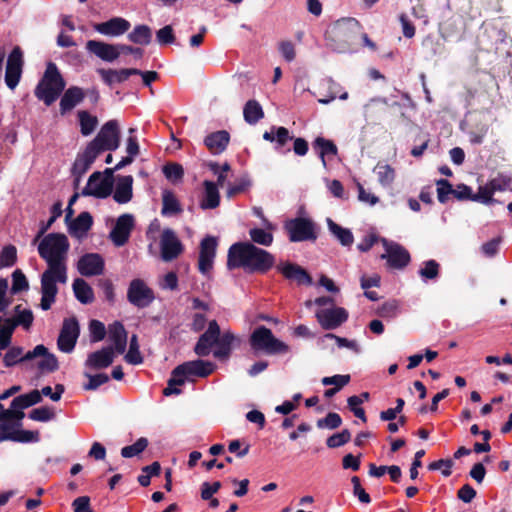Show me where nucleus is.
Returning <instances> with one entry per match:
<instances>
[{
  "instance_id": "61",
  "label": "nucleus",
  "mask_w": 512,
  "mask_h": 512,
  "mask_svg": "<svg viewBox=\"0 0 512 512\" xmlns=\"http://www.w3.org/2000/svg\"><path fill=\"white\" fill-rule=\"evenodd\" d=\"M156 39L160 45L172 44L175 41L173 28L170 25H166L156 32Z\"/></svg>"
},
{
  "instance_id": "29",
  "label": "nucleus",
  "mask_w": 512,
  "mask_h": 512,
  "mask_svg": "<svg viewBox=\"0 0 512 512\" xmlns=\"http://www.w3.org/2000/svg\"><path fill=\"white\" fill-rule=\"evenodd\" d=\"M203 193L199 206L203 210L215 209L220 204V194L217 185L209 180L203 182Z\"/></svg>"
},
{
  "instance_id": "5",
  "label": "nucleus",
  "mask_w": 512,
  "mask_h": 512,
  "mask_svg": "<svg viewBox=\"0 0 512 512\" xmlns=\"http://www.w3.org/2000/svg\"><path fill=\"white\" fill-rule=\"evenodd\" d=\"M250 345L255 352H264L268 355L287 353L288 345L277 339L272 331L265 326L256 328L250 336Z\"/></svg>"
},
{
  "instance_id": "24",
  "label": "nucleus",
  "mask_w": 512,
  "mask_h": 512,
  "mask_svg": "<svg viewBox=\"0 0 512 512\" xmlns=\"http://www.w3.org/2000/svg\"><path fill=\"white\" fill-rule=\"evenodd\" d=\"M98 155L99 154L95 148H92L89 145L86 146L82 153L77 155L72 167V174L75 177L77 184L80 182L81 177L89 170Z\"/></svg>"
},
{
  "instance_id": "26",
  "label": "nucleus",
  "mask_w": 512,
  "mask_h": 512,
  "mask_svg": "<svg viewBox=\"0 0 512 512\" xmlns=\"http://www.w3.org/2000/svg\"><path fill=\"white\" fill-rule=\"evenodd\" d=\"M108 340L111 342L114 353L123 354L127 346V332L121 322H114L108 326Z\"/></svg>"
},
{
  "instance_id": "11",
  "label": "nucleus",
  "mask_w": 512,
  "mask_h": 512,
  "mask_svg": "<svg viewBox=\"0 0 512 512\" xmlns=\"http://www.w3.org/2000/svg\"><path fill=\"white\" fill-rule=\"evenodd\" d=\"M315 316L320 326L325 330H334L348 319V312L342 307L321 308Z\"/></svg>"
},
{
  "instance_id": "45",
  "label": "nucleus",
  "mask_w": 512,
  "mask_h": 512,
  "mask_svg": "<svg viewBox=\"0 0 512 512\" xmlns=\"http://www.w3.org/2000/svg\"><path fill=\"white\" fill-rule=\"evenodd\" d=\"M78 118L80 123V131L83 136H88L92 134L95 130L98 119L96 116L91 115L89 112L85 110H81L78 112Z\"/></svg>"
},
{
  "instance_id": "57",
  "label": "nucleus",
  "mask_w": 512,
  "mask_h": 512,
  "mask_svg": "<svg viewBox=\"0 0 512 512\" xmlns=\"http://www.w3.org/2000/svg\"><path fill=\"white\" fill-rule=\"evenodd\" d=\"M91 342H99L104 339L106 335L105 325L98 321L92 320L89 324Z\"/></svg>"
},
{
  "instance_id": "14",
  "label": "nucleus",
  "mask_w": 512,
  "mask_h": 512,
  "mask_svg": "<svg viewBox=\"0 0 512 512\" xmlns=\"http://www.w3.org/2000/svg\"><path fill=\"white\" fill-rule=\"evenodd\" d=\"M134 224V217L131 214H122L117 218L109 235L115 246L121 247L128 242Z\"/></svg>"
},
{
  "instance_id": "25",
  "label": "nucleus",
  "mask_w": 512,
  "mask_h": 512,
  "mask_svg": "<svg viewBox=\"0 0 512 512\" xmlns=\"http://www.w3.org/2000/svg\"><path fill=\"white\" fill-rule=\"evenodd\" d=\"M115 358L112 347H104L88 355L85 366L91 370H99L109 367Z\"/></svg>"
},
{
  "instance_id": "43",
  "label": "nucleus",
  "mask_w": 512,
  "mask_h": 512,
  "mask_svg": "<svg viewBox=\"0 0 512 512\" xmlns=\"http://www.w3.org/2000/svg\"><path fill=\"white\" fill-rule=\"evenodd\" d=\"M0 423V443L10 440L15 442L18 428L22 426V420L10 419Z\"/></svg>"
},
{
  "instance_id": "27",
  "label": "nucleus",
  "mask_w": 512,
  "mask_h": 512,
  "mask_svg": "<svg viewBox=\"0 0 512 512\" xmlns=\"http://www.w3.org/2000/svg\"><path fill=\"white\" fill-rule=\"evenodd\" d=\"M85 92L78 86L69 87L63 94L60 100V113L65 115L67 112L73 110L85 98Z\"/></svg>"
},
{
  "instance_id": "23",
  "label": "nucleus",
  "mask_w": 512,
  "mask_h": 512,
  "mask_svg": "<svg viewBox=\"0 0 512 512\" xmlns=\"http://www.w3.org/2000/svg\"><path fill=\"white\" fill-rule=\"evenodd\" d=\"M86 49L106 62H113L120 56L119 44H109L97 40H89L86 43Z\"/></svg>"
},
{
  "instance_id": "53",
  "label": "nucleus",
  "mask_w": 512,
  "mask_h": 512,
  "mask_svg": "<svg viewBox=\"0 0 512 512\" xmlns=\"http://www.w3.org/2000/svg\"><path fill=\"white\" fill-rule=\"evenodd\" d=\"M84 376L88 379V383L84 385L85 390H96L109 381V376L105 373L92 375L88 372H84Z\"/></svg>"
},
{
  "instance_id": "42",
  "label": "nucleus",
  "mask_w": 512,
  "mask_h": 512,
  "mask_svg": "<svg viewBox=\"0 0 512 512\" xmlns=\"http://www.w3.org/2000/svg\"><path fill=\"white\" fill-rule=\"evenodd\" d=\"M128 39L135 44L148 45L152 40V30L145 24L136 25L128 34Z\"/></svg>"
},
{
  "instance_id": "34",
  "label": "nucleus",
  "mask_w": 512,
  "mask_h": 512,
  "mask_svg": "<svg viewBox=\"0 0 512 512\" xmlns=\"http://www.w3.org/2000/svg\"><path fill=\"white\" fill-rule=\"evenodd\" d=\"M279 271L290 280H295L298 284L312 283L310 275L300 266L292 263H283L278 266Z\"/></svg>"
},
{
  "instance_id": "44",
  "label": "nucleus",
  "mask_w": 512,
  "mask_h": 512,
  "mask_svg": "<svg viewBox=\"0 0 512 512\" xmlns=\"http://www.w3.org/2000/svg\"><path fill=\"white\" fill-rule=\"evenodd\" d=\"M243 115L247 123L256 124L264 117V112L256 100H249L244 106Z\"/></svg>"
},
{
  "instance_id": "38",
  "label": "nucleus",
  "mask_w": 512,
  "mask_h": 512,
  "mask_svg": "<svg viewBox=\"0 0 512 512\" xmlns=\"http://www.w3.org/2000/svg\"><path fill=\"white\" fill-rule=\"evenodd\" d=\"M76 299L82 304H89L94 300L92 287L82 278H77L72 284Z\"/></svg>"
},
{
  "instance_id": "37",
  "label": "nucleus",
  "mask_w": 512,
  "mask_h": 512,
  "mask_svg": "<svg viewBox=\"0 0 512 512\" xmlns=\"http://www.w3.org/2000/svg\"><path fill=\"white\" fill-rule=\"evenodd\" d=\"M373 172L377 176L378 183L383 188L392 187V184L396 178V171L391 165L385 162H378L374 167Z\"/></svg>"
},
{
  "instance_id": "52",
  "label": "nucleus",
  "mask_w": 512,
  "mask_h": 512,
  "mask_svg": "<svg viewBox=\"0 0 512 512\" xmlns=\"http://www.w3.org/2000/svg\"><path fill=\"white\" fill-rule=\"evenodd\" d=\"M17 259V250L14 246L8 245L4 247L0 253V267H11Z\"/></svg>"
},
{
  "instance_id": "54",
  "label": "nucleus",
  "mask_w": 512,
  "mask_h": 512,
  "mask_svg": "<svg viewBox=\"0 0 512 512\" xmlns=\"http://www.w3.org/2000/svg\"><path fill=\"white\" fill-rule=\"evenodd\" d=\"M439 274V264L435 260L424 262L423 267L419 270V275L424 280H432L437 278Z\"/></svg>"
},
{
  "instance_id": "48",
  "label": "nucleus",
  "mask_w": 512,
  "mask_h": 512,
  "mask_svg": "<svg viewBox=\"0 0 512 512\" xmlns=\"http://www.w3.org/2000/svg\"><path fill=\"white\" fill-rule=\"evenodd\" d=\"M36 358H41L37 366L43 372H53L58 369V361L56 357L48 352V349L45 347V352L37 355Z\"/></svg>"
},
{
  "instance_id": "56",
  "label": "nucleus",
  "mask_w": 512,
  "mask_h": 512,
  "mask_svg": "<svg viewBox=\"0 0 512 512\" xmlns=\"http://www.w3.org/2000/svg\"><path fill=\"white\" fill-rule=\"evenodd\" d=\"M325 338L334 339L335 342L337 343L338 347H340V348L350 349L357 354L361 352L360 345L358 344V342L356 340H350L347 338L339 337L332 333L326 334Z\"/></svg>"
},
{
  "instance_id": "40",
  "label": "nucleus",
  "mask_w": 512,
  "mask_h": 512,
  "mask_svg": "<svg viewBox=\"0 0 512 512\" xmlns=\"http://www.w3.org/2000/svg\"><path fill=\"white\" fill-rule=\"evenodd\" d=\"M313 148L317 151L322 165L326 168L327 162L325 157L328 155H336L337 154V147L336 145L328 139H325L323 137H317L313 142Z\"/></svg>"
},
{
  "instance_id": "33",
  "label": "nucleus",
  "mask_w": 512,
  "mask_h": 512,
  "mask_svg": "<svg viewBox=\"0 0 512 512\" xmlns=\"http://www.w3.org/2000/svg\"><path fill=\"white\" fill-rule=\"evenodd\" d=\"M275 226L266 218H263V228H252L249 231L251 240L262 246H270L273 243L272 231Z\"/></svg>"
},
{
  "instance_id": "18",
  "label": "nucleus",
  "mask_w": 512,
  "mask_h": 512,
  "mask_svg": "<svg viewBox=\"0 0 512 512\" xmlns=\"http://www.w3.org/2000/svg\"><path fill=\"white\" fill-rule=\"evenodd\" d=\"M104 267V259L98 253H87L77 263L78 272L86 277L101 275Z\"/></svg>"
},
{
  "instance_id": "19",
  "label": "nucleus",
  "mask_w": 512,
  "mask_h": 512,
  "mask_svg": "<svg viewBox=\"0 0 512 512\" xmlns=\"http://www.w3.org/2000/svg\"><path fill=\"white\" fill-rule=\"evenodd\" d=\"M220 334V327L215 320L208 324L207 330L200 336L195 345L194 351L200 357L208 356L212 352L215 341Z\"/></svg>"
},
{
  "instance_id": "58",
  "label": "nucleus",
  "mask_w": 512,
  "mask_h": 512,
  "mask_svg": "<svg viewBox=\"0 0 512 512\" xmlns=\"http://www.w3.org/2000/svg\"><path fill=\"white\" fill-rule=\"evenodd\" d=\"M437 185V197L439 202L445 203L449 199L450 195H453L452 185L445 179H439L436 181Z\"/></svg>"
},
{
  "instance_id": "22",
  "label": "nucleus",
  "mask_w": 512,
  "mask_h": 512,
  "mask_svg": "<svg viewBox=\"0 0 512 512\" xmlns=\"http://www.w3.org/2000/svg\"><path fill=\"white\" fill-rule=\"evenodd\" d=\"M34 315L30 309L22 308L21 305H17L14 308V314L10 318L2 320V325L5 328H10L13 334L16 327L21 326L24 330L28 331L33 323Z\"/></svg>"
},
{
  "instance_id": "9",
  "label": "nucleus",
  "mask_w": 512,
  "mask_h": 512,
  "mask_svg": "<svg viewBox=\"0 0 512 512\" xmlns=\"http://www.w3.org/2000/svg\"><path fill=\"white\" fill-rule=\"evenodd\" d=\"M127 299L137 308H146L154 301L155 295L144 280L136 278L128 286Z\"/></svg>"
},
{
  "instance_id": "39",
  "label": "nucleus",
  "mask_w": 512,
  "mask_h": 512,
  "mask_svg": "<svg viewBox=\"0 0 512 512\" xmlns=\"http://www.w3.org/2000/svg\"><path fill=\"white\" fill-rule=\"evenodd\" d=\"M327 226L331 234L343 245L349 247L353 244L354 237L350 229L341 227L332 219H327Z\"/></svg>"
},
{
  "instance_id": "55",
  "label": "nucleus",
  "mask_w": 512,
  "mask_h": 512,
  "mask_svg": "<svg viewBox=\"0 0 512 512\" xmlns=\"http://www.w3.org/2000/svg\"><path fill=\"white\" fill-rule=\"evenodd\" d=\"M29 288L28 280L23 272L19 269L15 270L12 273V292L19 293L21 291H26Z\"/></svg>"
},
{
  "instance_id": "28",
  "label": "nucleus",
  "mask_w": 512,
  "mask_h": 512,
  "mask_svg": "<svg viewBox=\"0 0 512 512\" xmlns=\"http://www.w3.org/2000/svg\"><path fill=\"white\" fill-rule=\"evenodd\" d=\"M133 197V177L131 175L119 176L116 181L113 199L118 204H126Z\"/></svg>"
},
{
  "instance_id": "4",
  "label": "nucleus",
  "mask_w": 512,
  "mask_h": 512,
  "mask_svg": "<svg viewBox=\"0 0 512 512\" xmlns=\"http://www.w3.org/2000/svg\"><path fill=\"white\" fill-rule=\"evenodd\" d=\"M65 88V81L62 78L57 66L50 62L47 65L44 76L35 89L36 97L50 106Z\"/></svg>"
},
{
  "instance_id": "59",
  "label": "nucleus",
  "mask_w": 512,
  "mask_h": 512,
  "mask_svg": "<svg viewBox=\"0 0 512 512\" xmlns=\"http://www.w3.org/2000/svg\"><path fill=\"white\" fill-rule=\"evenodd\" d=\"M54 416L53 410L48 407L35 408L29 413L30 419L40 422H48L52 420Z\"/></svg>"
},
{
  "instance_id": "31",
  "label": "nucleus",
  "mask_w": 512,
  "mask_h": 512,
  "mask_svg": "<svg viewBox=\"0 0 512 512\" xmlns=\"http://www.w3.org/2000/svg\"><path fill=\"white\" fill-rule=\"evenodd\" d=\"M97 73L101 76L105 84L111 86L114 83H121L126 81L131 75L140 73L136 68H127L121 70L113 69H97Z\"/></svg>"
},
{
  "instance_id": "35",
  "label": "nucleus",
  "mask_w": 512,
  "mask_h": 512,
  "mask_svg": "<svg viewBox=\"0 0 512 512\" xmlns=\"http://www.w3.org/2000/svg\"><path fill=\"white\" fill-rule=\"evenodd\" d=\"M93 223L92 216L88 212L80 213L68 226V231L71 235L82 238Z\"/></svg>"
},
{
  "instance_id": "12",
  "label": "nucleus",
  "mask_w": 512,
  "mask_h": 512,
  "mask_svg": "<svg viewBox=\"0 0 512 512\" xmlns=\"http://www.w3.org/2000/svg\"><path fill=\"white\" fill-rule=\"evenodd\" d=\"M79 333L80 329L77 320L75 318L65 319L57 340L59 350L64 353L72 352L75 348Z\"/></svg>"
},
{
  "instance_id": "20",
  "label": "nucleus",
  "mask_w": 512,
  "mask_h": 512,
  "mask_svg": "<svg viewBox=\"0 0 512 512\" xmlns=\"http://www.w3.org/2000/svg\"><path fill=\"white\" fill-rule=\"evenodd\" d=\"M130 27V22L122 17H113L108 21L97 23L93 26L96 32L108 37L121 36L125 34Z\"/></svg>"
},
{
  "instance_id": "32",
  "label": "nucleus",
  "mask_w": 512,
  "mask_h": 512,
  "mask_svg": "<svg viewBox=\"0 0 512 512\" xmlns=\"http://www.w3.org/2000/svg\"><path fill=\"white\" fill-rule=\"evenodd\" d=\"M229 140V133L225 130H220L207 135L204 139V144L212 154H220L226 149Z\"/></svg>"
},
{
  "instance_id": "30",
  "label": "nucleus",
  "mask_w": 512,
  "mask_h": 512,
  "mask_svg": "<svg viewBox=\"0 0 512 512\" xmlns=\"http://www.w3.org/2000/svg\"><path fill=\"white\" fill-rule=\"evenodd\" d=\"M42 400L41 393L38 390H32L27 394H22L12 400V406L16 410V419L22 420L25 416L23 410L40 403Z\"/></svg>"
},
{
  "instance_id": "13",
  "label": "nucleus",
  "mask_w": 512,
  "mask_h": 512,
  "mask_svg": "<svg viewBox=\"0 0 512 512\" xmlns=\"http://www.w3.org/2000/svg\"><path fill=\"white\" fill-rule=\"evenodd\" d=\"M23 54L19 47H15L9 54L5 72V83L7 87L14 90L22 75Z\"/></svg>"
},
{
  "instance_id": "17",
  "label": "nucleus",
  "mask_w": 512,
  "mask_h": 512,
  "mask_svg": "<svg viewBox=\"0 0 512 512\" xmlns=\"http://www.w3.org/2000/svg\"><path fill=\"white\" fill-rule=\"evenodd\" d=\"M45 352V346L37 345L33 350L25 352L22 347L13 346L5 353L3 362L6 367H12L22 362H28Z\"/></svg>"
},
{
  "instance_id": "2",
  "label": "nucleus",
  "mask_w": 512,
  "mask_h": 512,
  "mask_svg": "<svg viewBox=\"0 0 512 512\" xmlns=\"http://www.w3.org/2000/svg\"><path fill=\"white\" fill-rule=\"evenodd\" d=\"M275 259L268 251L250 242L233 244L228 251L229 268L242 267L250 272H266L274 265Z\"/></svg>"
},
{
  "instance_id": "7",
  "label": "nucleus",
  "mask_w": 512,
  "mask_h": 512,
  "mask_svg": "<svg viewBox=\"0 0 512 512\" xmlns=\"http://www.w3.org/2000/svg\"><path fill=\"white\" fill-rule=\"evenodd\" d=\"M113 190V170L105 169L104 173L94 172L90 175L87 185L82 190L83 196L106 198Z\"/></svg>"
},
{
  "instance_id": "51",
  "label": "nucleus",
  "mask_w": 512,
  "mask_h": 512,
  "mask_svg": "<svg viewBox=\"0 0 512 512\" xmlns=\"http://www.w3.org/2000/svg\"><path fill=\"white\" fill-rule=\"evenodd\" d=\"M162 171H163V174L165 175V177L173 183L180 181L184 175V169L178 163L166 164L163 167Z\"/></svg>"
},
{
  "instance_id": "36",
  "label": "nucleus",
  "mask_w": 512,
  "mask_h": 512,
  "mask_svg": "<svg viewBox=\"0 0 512 512\" xmlns=\"http://www.w3.org/2000/svg\"><path fill=\"white\" fill-rule=\"evenodd\" d=\"M234 340L235 337L230 331L224 332L222 335L219 334L217 341H215L214 357L217 359H227L231 353Z\"/></svg>"
},
{
  "instance_id": "46",
  "label": "nucleus",
  "mask_w": 512,
  "mask_h": 512,
  "mask_svg": "<svg viewBox=\"0 0 512 512\" xmlns=\"http://www.w3.org/2000/svg\"><path fill=\"white\" fill-rule=\"evenodd\" d=\"M334 29L337 34L346 36L357 33L360 30V24L355 18H342L335 22Z\"/></svg>"
},
{
  "instance_id": "47",
  "label": "nucleus",
  "mask_w": 512,
  "mask_h": 512,
  "mask_svg": "<svg viewBox=\"0 0 512 512\" xmlns=\"http://www.w3.org/2000/svg\"><path fill=\"white\" fill-rule=\"evenodd\" d=\"M125 361L132 365H139L143 362L138 343L137 335L133 334L130 338V345L128 352L125 355Z\"/></svg>"
},
{
  "instance_id": "16",
  "label": "nucleus",
  "mask_w": 512,
  "mask_h": 512,
  "mask_svg": "<svg viewBox=\"0 0 512 512\" xmlns=\"http://www.w3.org/2000/svg\"><path fill=\"white\" fill-rule=\"evenodd\" d=\"M385 248V253L381 255L382 259H387L390 266L394 268H403L410 261L408 251L401 245L381 239Z\"/></svg>"
},
{
  "instance_id": "63",
  "label": "nucleus",
  "mask_w": 512,
  "mask_h": 512,
  "mask_svg": "<svg viewBox=\"0 0 512 512\" xmlns=\"http://www.w3.org/2000/svg\"><path fill=\"white\" fill-rule=\"evenodd\" d=\"M351 438V434L348 430H343L340 433H336L327 439V446L330 448H337L346 444Z\"/></svg>"
},
{
  "instance_id": "60",
  "label": "nucleus",
  "mask_w": 512,
  "mask_h": 512,
  "mask_svg": "<svg viewBox=\"0 0 512 512\" xmlns=\"http://www.w3.org/2000/svg\"><path fill=\"white\" fill-rule=\"evenodd\" d=\"M342 423V419L339 414L330 412L327 414L325 418L319 419L317 421L318 428H329L336 429Z\"/></svg>"
},
{
  "instance_id": "6",
  "label": "nucleus",
  "mask_w": 512,
  "mask_h": 512,
  "mask_svg": "<svg viewBox=\"0 0 512 512\" xmlns=\"http://www.w3.org/2000/svg\"><path fill=\"white\" fill-rule=\"evenodd\" d=\"M98 154L115 151L120 146V130L116 120H109L99 130L96 137L88 144Z\"/></svg>"
},
{
  "instance_id": "21",
  "label": "nucleus",
  "mask_w": 512,
  "mask_h": 512,
  "mask_svg": "<svg viewBox=\"0 0 512 512\" xmlns=\"http://www.w3.org/2000/svg\"><path fill=\"white\" fill-rule=\"evenodd\" d=\"M217 240L215 237L207 236L201 241L199 254V270L207 274L213 267L216 254Z\"/></svg>"
},
{
  "instance_id": "50",
  "label": "nucleus",
  "mask_w": 512,
  "mask_h": 512,
  "mask_svg": "<svg viewBox=\"0 0 512 512\" xmlns=\"http://www.w3.org/2000/svg\"><path fill=\"white\" fill-rule=\"evenodd\" d=\"M148 446V440L144 437L139 438L134 444L125 446L121 449V455L124 458H131L143 452Z\"/></svg>"
},
{
  "instance_id": "10",
  "label": "nucleus",
  "mask_w": 512,
  "mask_h": 512,
  "mask_svg": "<svg viewBox=\"0 0 512 512\" xmlns=\"http://www.w3.org/2000/svg\"><path fill=\"white\" fill-rule=\"evenodd\" d=\"M511 182V177L499 174L491 179L486 185L479 187L478 192L473 198V201L481 202L483 204H490L494 201L492 198L493 194L495 192H503L508 190Z\"/></svg>"
},
{
  "instance_id": "62",
  "label": "nucleus",
  "mask_w": 512,
  "mask_h": 512,
  "mask_svg": "<svg viewBox=\"0 0 512 512\" xmlns=\"http://www.w3.org/2000/svg\"><path fill=\"white\" fill-rule=\"evenodd\" d=\"M351 482L353 484L354 496L357 497L361 503L369 504L371 502V498L365 489L361 486L359 477L353 476L351 478Z\"/></svg>"
},
{
  "instance_id": "49",
  "label": "nucleus",
  "mask_w": 512,
  "mask_h": 512,
  "mask_svg": "<svg viewBox=\"0 0 512 512\" xmlns=\"http://www.w3.org/2000/svg\"><path fill=\"white\" fill-rule=\"evenodd\" d=\"M290 140H292V136L290 135V133H289L287 128H285V127H276L274 142H275V149L279 153H286V152L290 151L289 148L284 149L285 145Z\"/></svg>"
},
{
  "instance_id": "3",
  "label": "nucleus",
  "mask_w": 512,
  "mask_h": 512,
  "mask_svg": "<svg viewBox=\"0 0 512 512\" xmlns=\"http://www.w3.org/2000/svg\"><path fill=\"white\" fill-rule=\"evenodd\" d=\"M215 367L214 363L200 359L178 365L172 370L168 386L163 391L164 395L180 394L181 390L176 386H181L186 381H193L197 377H207L215 370Z\"/></svg>"
},
{
  "instance_id": "64",
  "label": "nucleus",
  "mask_w": 512,
  "mask_h": 512,
  "mask_svg": "<svg viewBox=\"0 0 512 512\" xmlns=\"http://www.w3.org/2000/svg\"><path fill=\"white\" fill-rule=\"evenodd\" d=\"M40 440L38 431L23 430L18 428L15 442L20 443H36Z\"/></svg>"
},
{
  "instance_id": "15",
  "label": "nucleus",
  "mask_w": 512,
  "mask_h": 512,
  "mask_svg": "<svg viewBox=\"0 0 512 512\" xmlns=\"http://www.w3.org/2000/svg\"><path fill=\"white\" fill-rule=\"evenodd\" d=\"M161 257L164 261H172L183 251L182 243L171 229H164L160 238Z\"/></svg>"
},
{
  "instance_id": "41",
  "label": "nucleus",
  "mask_w": 512,
  "mask_h": 512,
  "mask_svg": "<svg viewBox=\"0 0 512 512\" xmlns=\"http://www.w3.org/2000/svg\"><path fill=\"white\" fill-rule=\"evenodd\" d=\"M162 215L164 216H173L182 211L181 205L174 195L173 192L169 190H164L162 192Z\"/></svg>"
},
{
  "instance_id": "8",
  "label": "nucleus",
  "mask_w": 512,
  "mask_h": 512,
  "mask_svg": "<svg viewBox=\"0 0 512 512\" xmlns=\"http://www.w3.org/2000/svg\"><path fill=\"white\" fill-rule=\"evenodd\" d=\"M285 230L291 242H302L317 238L315 224L307 218H295L287 221Z\"/></svg>"
},
{
  "instance_id": "1",
  "label": "nucleus",
  "mask_w": 512,
  "mask_h": 512,
  "mask_svg": "<svg viewBox=\"0 0 512 512\" xmlns=\"http://www.w3.org/2000/svg\"><path fill=\"white\" fill-rule=\"evenodd\" d=\"M39 256L46 262L47 268L40 277V308L49 310L56 301L58 284L68 281V252L70 243L65 234L49 233L37 242Z\"/></svg>"
}]
</instances>
